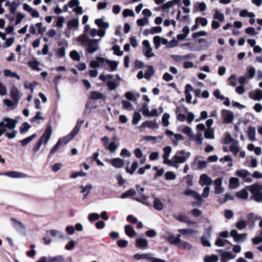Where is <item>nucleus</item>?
I'll use <instances>...</instances> for the list:
<instances>
[{"label":"nucleus","instance_id":"obj_10","mask_svg":"<svg viewBox=\"0 0 262 262\" xmlns=\"http://www.w3.org/2000/svg\"><path fill=\"white\" fill-rule=\"evenodd\" d=\"M89 99L93 100L102 99L103 101H105L106 96L100 92L94 91L91 92Z\"/></svg>","mask_w":262,"mask_h":262},{"label":"nucleus","instance_id":"obj_40","mask_svg":"<svg viewBox=\"0 0 262 262\" xmlns=\"http://www.w3.org/2000/svg\"><path fill=\"white\" fill-rule=\"evenodd\" d=\"M236 195L238 198H241L243 199H247L248 196V193L246 189H243L239 192H237Z\"/></svg>","mask_w":262,"mask_h":262},{"label":"nucleus","instance_id":"obj_5","mask_svg":"<svg viewBox=\"0 0 262 262\" xmlns=\"http://www.w3.org/2000/svg\"><path fill=\"white\" fill-rule=\"evenodd\" d=\"M52 127L51 125H48L45 129V131L44 132L42 136L39 138V139H42V141L45 145L47 144L52 135Z\"/></svg>","mask_w":262,"mask_h":262},{"label":"nucleus","instance_id":"obj_37","mask_svg":"<svg viewBox=\"0 0 262 262\" xmlns=\"http://www.w3.org/2000/svg\"><path fill=\"white\" fill-rule=\"evenodd\" d=\"M70 56L73 60L79 61L80 60V55L76 50L71 51L70 53Z\"/></svg>","mask_w":262,"mask_h":262},{"label":"nucleus","instance_id":"obj_17","mask_svg":"<svg viewBox=\"0 0 262 262\" xmlns=\"http://www.w3.org/2000/svg\"><path fill=\"white\" fill-rule=\"evenodd\" d=\"M95 24L101 29H106L109 27V24L104 22L102 18H98L95 20Z\"/></svg>","mask_w":262,"mask_h":262},{"label":"nucleus","instance_id":"obj_59","mask_svg":"<svg viewBox=\"0 0 262 262\" xmlns=\"http://www.w3.org/2000/svg\"><path fill=\"white\" fill-rule=\"evenodd\" d=\"M99 217H100V215L98 213H90L88 216L89 220L90 222L97 221L99 219Z\"/></svg>","mask_w":262,"mask_h":262},{"label":"nucleus","instance_id":"obj_56","mask_svg":"<svg viewBox=\"0 0 262 262\" xmlns=\"http://www.w3.org/2000/svg\"><path fill=\"white\" fill-rule=\"evenodd\" d=\"M184 179L186 180V184L188 187L192 186L193 185V176L191 174H187Z\"/></svg>","mask_w":262,"mask_h":262},{"label":"nucleus","instance_id":"obj_31","mask_svg":"<svg viewBox=\"0 0 262 262\" xmlns=\"http://www.w3.org/2000/svg\"><path fill=\"white\" fill-rule=\"evenodd\" d=\"M79 21L78 18H74L69 20L68 22V27L69 29H72L73 28H76L78 26Z\"/></svg>","mask_w":262,"mask_h":262},{"label":"nucleus","instance_id":"obj_7","mask_svg":"<svg viewBox=\"0 0 262 262\" xmlns=\"http://www.w3.org/2000/svg\"><path fill=\"white\" fill-rule=\"evenodd\" d=\"M222 115L225 123H230L232 122L233 119V115L230 111L225 109L223 110Z\"/></svg>","mask_w":262,"mask_h":262},{"label":"nucleus","instance_id":"obj_45","mask_svg":"<svg viewBox=\"0 0 262 262\" xmlns=\"http://www.w3.org/2000/svg\"><path fill=\"white\" fill-rule=\"evenodd\" d=\"M228 80L229 84L232 86H235L237 84L235 74H232L228 78Z\"/></svg>","mask_w":262,"mask_h":262},{"label":"nucleus","instance_id":"obj_42","mask_svg":"<svg viewBox=\"0 0 262 262\" xmlns=\"http://www.w3.org/2000/svg\"><path fill=\"white\" fill-rule=\"evenodd\" d=\"M20 174L21 173L15 171H7L4 173L6 176L14 178L20 177Z\"/></svg>","mask_w":262,"mask_h":262},{"label":"nucleus","instance_id":"obj_52","mask_svg":"<svg viewBox=\"0 0 262 262\" xmlns=\"http://www.w3.org/2000/svg\"><path fill=\"white\" fill-rule=\"evenodd\" d=\"M182 133L187 135L189 137L194 138V136L192 134V130L189 126H185L182 130Z\"/></svg>","mask_w":262,"mask_h":262},{"label":"nucleus","instance_id":"obj_33","mask_svg":"<svg viewBox=\"0 0 262 262\" xmlns=\"http://www.w3.org/2000/svg\"><path fill=\"white\" fill-rule=\"evenodd\" d=\"M4 74L5 76L7 77H15L18 80L20 79V76L18 75H17L16 73L12 72L10 70H5L4 71Z\"/></svg>","mask_w":262,"mask_h":262},{"label":"nucleus","instance_id":"obj_21","mask_svg":"<svg viewBox=\"0 0 262 262\" xmlns=\"http://www.w3.org/2000/svg\"><path fill=\"white\" fill-rule=\"evenodd\" d=\"M136 246L141 249L148 247V242L146 239L138 238L136 241Z\"/></svg>","mask_w":262,"mask_h":262},{"label":"nucleus","instance_id":"obj_62","mask_svg":"<svg viewBox=\"0 0 262 262\" xmlns=\"http://www.w3.org/2000/svg\"><path fill=\"white\" fill-rule=\"evenodd\" d=\"M148 22V18L146 17H144L142 18H140L137 19V24L139 26H143L144 25L147 24Z\"/></svg>","mask_w":262,"mask_h":262},{"label":"nucleus","instance_id":"obj_54","mask_svg":"<svg viewBox=\"0 0 262 262\" xmlns=\"http://www.w3.org/2000/svg\"><path fill=\"white\" fill-rule=\"evenodd\" d=\"M213 18L215 19H217L220 22H222L224 19V16L223 13L220 12L219 11H216L214 14Z\"/></svg>","mask_w":262,"mask_h":262},{"label":"nucleus","instance_id":"obj_8","mask_svg":"<svg viewBox=\"0 0 262 262\" xmlns=\"http://www.w3.org/2000/svg\"><path fill=\"white\" fill-rule=\"evenodd\" d=\"M10 96L12 100L15 102V104H17L19 99V92L15 86H12L10 90Z\"/></svg>","mask_w":262,"mask_h":262},{"label":"nucleus","instance_id":"obj_32","mask_svg":"<svg viewBox=\"0 0 262 262\" xmlns=\"http://www.w3.org/2000/svg\"><path fill=\"white\" fill-rule=\"evenodd\" d=\"M139 111L141 112L144 116L149 117V111L147 103L144 102L142 104L141 107L139 109Z\"/></svg>","mask_w":262,"mask_h":262},{"label":"nucleus","instance_id":"obj_1","mask_svg":"<svg viewBox=\"0 0 262 262\" xmlns=\"http://www.w3.org/2000/svg\"><path fill=\"white\" fill-rule=\"evenodd\" d=\"M17 118H18V117H16L15 119L9 117L3 118V121L0 122V128H8L9 129H13L17 123Z\"/></svg>","mask_w":262,"mask_h":262},{"label":"nucleus","instance_id":"obj_58","mask_svg":"<svg viewBox=\"0 0 262 262\" xmlns=\"http://www.w3.org/2000/svg\"><path fill=\"white\" fill-rule=\"evenodd\" d=\"M123 16L125 17L128 16H134L135 15L134 12L133 10L126 9L123 11Z\"/></svg>","mask_w":262,"mask_h":262},{"label":"nucleus","instance_id":"obj_43","mask_svg":"<svg viewBox=\"0 0 262 262\" xmlns=\"http://www.w3.org/2000/svg\"><path fill=\"white\" fill-rule=\"evenodd\" d=\"M170 117V115L168 113H164L162 116V124L164 126L166 127L168 126L169 122V118Z\"/></svg>","mask_w":262,"mask_h":262},{"label":"nucleus","instance_id":"obj_49","mask_svg":"<svg viewBox=\"0 0 262 262\" xmlns=\"http://www.w3.org/2000/svg\"><path fill=\"white\" fill-rule=\"evenodd\" d=\"M163 151L164 154L163 155V158L164 159H167L171 152V148L169 146H165L163 148Z\"/></svg>","mask_w":262,"mask_h":262},{"label":"nucleus","instance_id":"obj_44","mask_svg":"<svg viewBox=\"0 0 262 262\" xmlns=\"http://www.w3.org/2000/svg\"><path fill=\"white\" fill-rule=\"evenodd\" d=\"M63 257L61 255H58L49 258L47 262H63Z\"/></svg>","mask_w":262,"mask_h":262},{"label":"nucleus","instance_id":"obj_41","mask_svg":"<svg viewBox=\"0 0 262 262\" xmlns=\"http://www.w3.org/2000/svg\"><path fill=\"white\" fill-rule=\"evenodd\" d=\"M122 104L123 107L125 110L132 111L134 109L132 104L127 100H123L122 101Z\"/></svg>","mask_w":262,"mask_h":262},{"label":"nucleus","instance_id":"obj_11","mask_svg":"<svg viewBox=\"0 0 262 262\" xmlns=\"http://www.w3.org/2000/svg\"><path fill=\"white\" fill-rule=\"evenodd\" d=\"M199 183L202 186L209 185L212 183V180L206 174H202L200 176Z\"/></svg>","mask_w":262,"mask_h":262},{"label":"nucleus","instance_id":"obj_63","mask_svg":"<svg viewBox=\"0 0 262 262\" xmlns=\"http://www.w3.org/2000/svg\"><path fill=\"white\" fill-rule=\"evenodd\" d=\"M35 26L37 28L38 33L39 34H42L46 31V28L42 27V23H38L36 24Z\"/></svg>","mask_w":262,"mask_h":262},{"label":"nucleus","instance_id":"obj_47","mask_svg":"<svg viewBox=\"0 0 262 262\" xmlns=\"http://www.w3.org/2000/svg\"><path fill=\"white\" fill-rule=\"evenodd\" d=\"M112 50L114 54L116 55L120 56L123 55V51L120 50V48L118 45H114L112 47Z\"/></svg>","mask_w":262,"mask_h":262},{"label":"nucleus","instance_id":"obj_64","mask_svg":"<svg viewBox=\"0 0 262 262\" xmlns=\"http://www.w3.org/2000/svg\"><path fill=\"white\" fill-rule=\"evenodd\" d=\"M236 228L239 230L245 228L246 226V223L244 220H241L237 222L236 225Z\"/></svg>","mask_w":262,"mask_h":262},{"label":"nucleus","instance_id":"obj_50","mask_svg":"<svg viewBox=\"0 0 262 262\" xmlns=\"http://www.w3.org/2000/svg\"><path fill=\"white\" fill-rule=\"evenodd\" d=\"M30 128V125L28 122L23 123L20 127V134H24L28 132L29 129Z\"/></svg>","mask_w":262,"mask_h":262},{"label":"nucleus","instance_id":"obj_18","mask_svg":"<svg viewBox=\"0 0 262 262\" xmlns=\"http://www.w3.org/2000/svg\"><path fill=\"white\" fill-rule=\"evenodd\" d=\"M150 253L139 254L136 253L134 255V258L136 260H139L140 259H145L150 261L151 256Z\"/></svg>","mask_w":262,"mask_h":262},{"label":"nucleus","instance_id":"obj_26","mask_svg":"<svg viewBox=\"0 0 262 262\" xmlns=\"http://www.w3.org/2000/svg\"><path fill=\"white\" fill-rule=\"evenodd\" d=\"M174 217L177 220L182 223H189L190 221V220L189 217L183 214H179L178 215H175Z\"/></svg>","mask_w":262,"mask_h":262},{"label":"nucleus","instance_id":"obj_9","mask_svg":"<svg viewBox=\"0 0 262 262\" xmlns=\"http://www.w3.org/2000/svg\"><path fill=\"white\" fill-rule=\"evenodd\" d=\"M222 178H218L214 181V193L216 194H220L224 191V188L222 187Z\"/></svg>","mask_w":262,"mask_h":262},{"label":"nucleus","instance_id":"obj_25","mask_svg":"<svg viewBox=\"0 0 262 262\" xmlns=\"http://www.w3.org/2000/svg\"><path fill=\"white\" fill-rule=\"evenodd\" d=\"M138 166V164L137 162L134 161L133 162L130 168H129L128 166H126L125 168V171L127 173H128L130 174H133L135 171L136 170Z\"/></svg>","mask_w":262,"mask_h":262},{"label":"nucleus","instance_id":"obj_19","mask_svg":"<svg viewBox=\"0 0 262 262\" xmlns=\"http://www.w3.org/2000/svg\"><path fill=\"white\" fill-rule=\"evenodd\" d=\"M124 230L125 234L129 237H133L136 235V231L130 225H126L124 226Z\"/></svg>","mask_w":262,"mask_h":262},{"label":"nucleus","instance_id":"obj_48","mask_svg":"<svg viewBox=\"0 0 262 262\" xmlns=\"http://www.w3.org/2000/svg\"><path fill=\"white\" fill-rule=\"evenodd\" d=\"M141 119V116L139 112H135L132 120V123L134 125H136L138 123L139 120Z\"/></svg>","mask_w":262,"mask_h":262},{"label":"nucleus","instance_id":"obj_4","mask_svg":"<svg viewBox=\"0 0 262 262\" xmlns=\"http://www.w3.org/2000/svg\"><path fill=\"white\" fill-rule=\"evenodd\" d=\"M87 46L86 51L89 53H93L98 49V40L96 39H90L89 42L85 45Z\"/></svg>","mask_w":262,"mask_h":262},{"label":"nucleus","instance_id":"obj_3","mask_svg":"<svg viewBox=\"0 0 262 262\" xmlns=\"http://www.w3.org/2000/svg\"><path fill=\"white\" fill-rule=\"evenodd\" d=\"M96 59L98 62H100V63H101L102 65L104 66V62L109 64L111 71L112 72V71H114L116 70L118 64V62H117L116 61H112L111 60L105 59V58H104L103 57H97Z\"/></svg>","mask_w":262,"mask_h":262},{"label":"nucleus","instance_id":"obj_29","mask_svg":"<svg viewBox=\"0 0 262 262\" xmlns=\"http://www.w3.org/2000/svg\"><path fill=\"white\" fill-rule=\"evenodd\" d=\"M11 221L13 227L16 229H21L25 228V226L23 224V223L19 221H17L16 219L14 218H11Z\"/></svg>","mask_w":262,"mask_h":262},{"label":"nucleus","instance_id":"obj_36","mask_svg":"<svg viewBox=\"0 0 262 262\" xmlns=\"http://www.w3.org/2000/svg\"><path fill=\"white\" fill-rule=\"evenodd\" d=\"M178 231L181 233L182 235H191L193 233L197 232L196 231L192 229H180Z\"/></svg>","mask_w":262,"mask_h":262},{"label":"nucleus","instance_id":"obj_57","mask_svg":"<svg viewBox=\"0 0 262 262\" xmlns=\"http://www.w3.org/2000/svg\"><path fill=\"white\" fill-rule=\"evenodd\" d=\"M153 41L155 45V47L156 49L159 48L161 44V37L159 36H155L154 37Z\"/></svg>","mask_w":262,"mask_h":262},{"label":"nucleus","instance_id":"obj_23","mask_svg":"<svg viewBox=\"0 0 262 262\" xmlns=\"http://www.w3.org/2000/svg\"><path fill=\"white\" fill-rule=\"evenodd\" d=\"M40 63L36 60L29 61L28 62V66L30 68L34 70H36L37 71H39L41 70V69L38 68Z\"/></svg>","mask_w":262,"mask_h":262},{"label":"nucleus","instance_id":"obj_13","mask_svg":"<svg viewBox=\"0 0 262 262\" xmlns=\"http://www.w3.org/2000/svg\"><path fill=\"white\" fill-rule=\"evenodd\" d=\"M150 197L152 200H154L153 202L154 208L159 211L163 210L164 206L160 200L159 199L156 198L155 194H152Z\"/></svg>","mask_w":262,"mask_h":262},{"label":"nucleus","instance_id":"obj_46","mask_svg":"<svg viewBox=\"0 0 262 262\" xmlns=\"http://www.w3.org/2000/svg\"><path fill=\"white\" fill-rule=\"evenodd\" d=\"M204 137L206 139L214 138V131L211 128L206 130L204 132Z\"/></svg>","mask_w":262,"mask_h":262},{"label":"nucleus","instance_id":"obj_14","mask_svg":"<svg viewBox=\"0 0 262 262\" xmlns=\"http://www.w3.org/2000/svg\"><path fill=\"white\" fill-rule=\"evenodd\" d=\"M180 235L178 234L177 236H174L173 234H170L166 237V240L172 245H174L177 246V244L180 241Z\"/></svg>","mask_w":262,"mask_h":262},{"label":"nucleus","instance_id":"obj_15","mask_svg":"<svg viewBox=\"0 0 262 262\" xmlns=\"http://www.w3.org/2000/svg\"><path fill=\"white\" fill-rule=\"evenodd\" d=\"M111 164L114 167L119 168L123 167L124 161L122 159L116 158L112 160Z\"/></svg>","mask_w":262,"mask_h":262},{"label":"nucleus","instance_id":"obj_38","mask_svg":"<svg viewBox=\"0 0 262 262\" xmlns=\"http://www.w3.org/2000/svg\"><path fill=\"white\" fill-rule=\"evenodd\" d=\"M72 140L71 138L68 136H64L60 138L57 142H59L60 146L67 144L69 141Z\"/></svg>","mask_w":262,"mask_h":262},{"label":"nucleus","instance_id":"obj_20","mask_svg":"<svg viewBox=\"0 0 262 262\" xmlns=\"http://www.w3.org/2000/svg\"><path fill=\"white\" fill-rule=\"evenodd\" d=\"M255 128L252 126H249L247 130V135L249 140L251 141H255Z\"/></svg>","mask_w":262,"mask_h":262},{"label":"nucleus","instance_id":"obj_22","mask_svg":"<svg viewBox=\"0 0 262 262\" xmlns=\"http://www.w3.org/2000/svg\"><path fill=\"white\" fill-rule=\"evenodd\" d=\"M147 68V70H146L145 72L144 77L146 79H149L154 75L155 71L152 66H148Z\"/></svg>","mask_w":262,"mask_h":262},{"label":"nucleus","instance_id":"obj_12","mask_svg":"<svg viewBox=\"0 0 262 262\" xmlns=\"http://www.w3.org/2000/svg\"><path fill=\"white\" fill-rule=\"evenodd\" d=\"M148 127L151 129L158 128L159 127L158 124L156 122V120L154 121H146L142 123L140 126L141 128Z\"/></svg>","mask_w":262,"mask_h":262},{"label":"nucleus","instance_id":"obj_2","mask_svg":"<svg viewBox=\"0 0 262 262\" xmlns=\"http://www.w3.org/2000/svg\"><path fill=\"white\" fill-rule=\"evenodd\" d=\"M190 155V152H185L184 150H178L173 157V159L174 160V162H176L177 165V163H184L186 160V158H188Z\"/></svg>","mask_w":262,"mask_h":262},{"label":"nucleus","instance_id":"obj_16","mask_svg":"<svg viewBox=\"0 0 262 262\" xmlns=\"http://www.w3.org/2000/svg\"><path fill=\"white\" fill-rule=\"evenodd\" d=\"M150 198L149 196H146L143 194H141V198H135V200L137 201L142 203L148 206H151V204L148 201V199Z\"/></svg>","mask_w":262,"mask_h":262},{"label":"nucleus","instance_id":"obj_6","mask_svg":"<svg viewBox=\"0 0 262 262\" xmlns=\"http://www.w3.org/2000/svg\"><path fill=\"white\" fill-rule=\"evenodd\" d=\"M183 193L185 195L189 196L191 195L194 199L196 200L199 202H202L203 200L201 198V195L198 193L196 191L190 189H188L183 191Z\"/></svg>","mask_w":262,"mask_h":262},{"label":"nucleus","instance_id":"obj_35","mask_svg":"<svg viewBox=\"0 0 262 262\" xmlns=\"http://www.w3.org/2000/svg\"><path fill=\"white\" fill-rule=\"evenodd\" d=\"M229 184L230 186L233 188H235L239 186V179L237 178L231 177L229 179Z\"/></svg>","mask_w":262,"mask_h":262},{"label":"nucleus","instance_id":"obj_30","mask_svg":"<svg viewBox=\"0 0 262 262\" xmlns=\"http://www.w3.org/2000/svg\"><path fill=\"white\" fill-rule=\"evenodd\" d=\"M36 137V134H33L31 136L24 139L23 140H22L20 141L21 145L23 146H25L27 145L29 143H30Z\"/></svg>","mask_w":262,"mask_h":262},{"label":"nucleus","instance_id":"obj_53","mask_svg":"<svg viewBox=\"0 0 262 262\" xmlns=\"http://www.w3.org/2000/svg\"><path fill=\"white\" fill-rule=\"evenodd\" d=\"M128 242L125 239H119L117 242V245L118 247L124 248L127 246Z\"/></svg>","mask_w":262,"mask_h":262},{"label":"nucleus","instance_id":"obj_51","mask_svg":"<svg viewBox=\"0 0 262 262\" xmlns=\"http://www.w3.org/2000/svg\"><path fill=\"white\" fill-rule=\"evenodd\" d=\"M90 39H89L86 35L82 34L78 37L77 40L81 42L82 44H84L85 45L89 42V40Z\"/></svg>","mask_w":262,"mask_h":262},{"label":"nucleus","instance_id":"obj_55","mask_svg":"<svg viewBox=\"0 0 262 262\" xmlns=\"http://www.w3.org/2000/svg\"><path fill=\"white\" fill-rule=\"evenodd\" d=\"M250 96L254 100L259 101L262 99V91L258 90L255 92V95L253 97H252L250 95Z\"/></svg>","mask_w":262,"mask_h":262},{"label":"nucleus","instance_id":"obj_34","mask_svg":"<svg viewBox=\"0 0 262 262\" xmlns=\"http://www.w3.org/2000/svg\"><path fill=\"white\" fill-rule=\"evenodd\" d=\"M235 174L240 178H245L250 175V173L246 169L237 170L235 172Z\"/></svg>","mask_w":262,"mask_h":262},{"label":"nucleus","instance_id":"obj_61","mask_svg":"<svg viewBox=\"0 0 262 262\" xmlns=\"http://www.w3.org/2000/svg\"><path fill=\"white\" fill-rule=\"evenodd\" d=\"M42 142H43L42 141V139H39L37 142L34 145V146H33V147L32 148V150L35 153L39 150Z\"/></svg>","mask_w":262,"mask_h":262},{"label":"nucleus","instance_id":"obj_24","mask_svg":"<svg viewBox=\"0 0 262 262\" xmlns=\"http://www.w3.org/2000/svg\"><path fill=\"white\" fill-rule=\"evenodd\" d=\"M79 121L77 122V124L73 129L72 132L69 135H68L72 139H73L77 135L80 130V125H79Z\"/></svg>","mask_w":262,"mask_h":262},{"label":"nucleus","instance_id":"obj_28","mask_svg":"<svg viewBox=\"0 0 262 262\" xmlns=\"http://www.w3.org/2000/svg\"><path fill=\"white\" fill-rule=\"evenodd\" d=\"M177 247L185 250H190L191 248V246L189 243L187 242L181 241V240L180 243L177 244Z\"/></svg>","mask_w":262,"mask_h":262},{"label":"nucleus","instance_id":"obj_60","mask_svg":"<svg viewBox=\"0 0 262 262\" xmlns=\"http://www.w3.org/2000/svg\"><path fill=\"white\" fill-rule=\"evenodd\" d=\"M194 138H195V142L197 145L202 144L203 138L201 133H197L196 135L194 136Z\"/></svg>","mask_w":262,"mask_h":262},{"label":"nucleus","instance_id":"obj_39","mask_svg":"<svg viewBox=\"0 0 262 262\" xmlns=\"http://www.w3.org/2000/svg\"><path fill=\"white\" fill-rule=\"evenodd\" d=\"M225 243L231 245V243L227 239H223L220 238H217L216 240L215 245L218 247H223L225 246Z\"/></svg>","mask_w":262,"mask_h":262},{"label":"nucleus","instance_id":"obj_27","mask_svg":"<svg viewBox=\"0 0 262 262\" xmlns=\"http://www.w3.org/2000/svg\"><path fill=\"white\" fill-rule=\"evenodd\" d=\"M136 194V192L134 189L131 188L123 193L121 195V199H125L128 197L133 196Z\"/></svg>","mask_w":262,"mask_h":262}]
</instances>
